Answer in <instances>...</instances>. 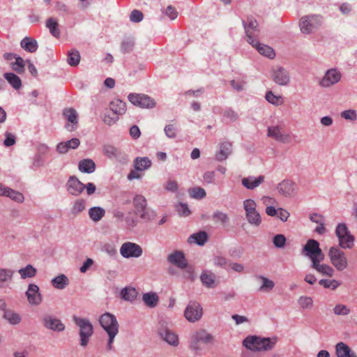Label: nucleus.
I'll list each match as a JSON object with an SVG mask.
<instances>
[{
    "instance_id": "20",
    "label": "nucleus",
    "mask_w": 357,
    "mask_h": 357,
    "mask_svg": "<svg viewBox=\"0 0 357 357\" xmlns=\"http://www.w3.org/2000/svg\"><path fill=\"white\" fill-rule=\"evenodd\" d=\"M271 77L273 80L278 85L286 86L290 82V77L288 71L282 67H277L272 71Z\"/></svg>"
},
{
    "instance_id": "14",
    "label": "nucleus",
    "mask_w": 357,
    "mask_h": 357,
    "mask_svg": "<svg viewBox=\"0 0 357 357\" xmlns=\"http://www.w3.org/2000/svg\"><path fill=\"white\" fill-rule=\"evenodd\" d=\"M267 136L283 144L290 142V135L284 132V126L282 124L269 126L267 129Z\"/></svg>"
},
{
    "instance_id": "13",
    "label": "nucleus",
    "mask_w": 357,
    "mask_h": 357,
    "mask_svg": "<svg viewBox=\"0 0 357 357\" xmlns=\"http://www.w3.org/2000/svg\"><path fill=\"white\" fill-rule=\"evenodd\" d=\"M99 321L100 326L107 332V333H119V323L114 314L109 312H105L100 316Z\"/></svg>"
},
{
    "instance_id": "58",
    "label": "nucleus",
    "mask_w": 357,
    "mask_h": 357,
    "mask_svg": "<svg viewBox=\"0 0 357 357\" xmlns=\"http://www.w3.org/2000/svg\"><path fill=\"white\" fill-rule=\"evenodd\" d=\"M190 195L195 199H202L206 197V193L204 188L200 187L193 188L190 190Z\"/></svg>"
},
{
    "instance_id": "47",
    "label": "nucleus",
    "mask_w": 357,
    "mask_h": 357,
    "mask_svg": "<svg viewBox=\"0 0 357 357\" xmlns=\"http://www.w3.org/2000/svg\"><path fill=\"white\" fill-rule=\"evenodd\" d=\"M133 206L135 207V213L144 209L147 206L146 199L143 195H137L133 198Z\"/></svg>"
},
{
    "instance_id": "51",
    "label": "nucleus",
    "mask_w": 357,
    "mask_h": 357,
    "mask_svg": "<svg viewBox=\"0 0 357 357\" xmlns=\"http://www.w3.org/2000/svg\"><path fill=\"white\" fill-rule=\"evenodd\" d=\"M319 284L325 289H330L332 290L336 289L341 285V282L337 280H328L321 279L319 281Z\"/></svg>"
},
{
    "instance_id": "4",
    "label": "nucleus",
    "mask_w": 357,
    "mask_h": 357,
    "mask_svg": "<svg viewBox=\"0 0 357 357\" xmlns=\"http://www.w3.org/2000/svg\"><path fill=\"white\" fill-rule=\"evenodd\" d=\"M339 246L342 249H351L354 246L355 238L349 231L346 224L339 223L335 229Z\"/></svg>"
},
{
    "instance_id": "38",
    "label": "nucleus",
    "mask_w": 357,
    "mask_h": 357,
    "mask_svg": "<svg viewBox=\"0 0 357 357\" xmlns=\"http://www.w3.org/2000/svg\"><path fill=\"white\" fill-rule=\"evenodd\" d=\"M110 110L117 116L122 115L126 111V104L119 99L114 100L110 102Z\"/></svg>"
},
{
    "instance_id": "31",
    "label": "nucleus",
    "mask_w": 357,
    "mask_h": 357,
    "mask_svg": "<svg viewBox=\"0 0 357 357\" xmlns=\"http://www.w3.org/2000/svg\"><path fill=\"white\" fill-rule=\"evenodd\" d=\"M335 351L337 357H357L356 354L351 350L349 347L342 342L336 344Z\"/></svg>"
},
{
    "instance_id": "43",
    "label": "nucleus",
    "mask_w": 357,
    "mask_h": 357,
    "mask_svg": "<svg viewBox=\"0 0 357 357\" xmlns=\"http://www.w3.org/2000/svg\"><path fill=\"white\" fill-rule=\"evenodd\" d=\"M137 296V291L135 288L124 287L121 291V298L129 302H133Z\"/></svg>"
},
{
    "instance_id": "55",
    "label": "nucleus",
    "mask_w": 357,
    "mask_h": 357,
    "mask_svg": "<svg viewBox=\"0 0 357 357\" xmlns=\"http://www.w3.org/2000/svg\"><path fill=\"white\" fill-rule=\"evenodd\" d=\"M333 312L336 315L347 316L351 312V310L344 304H337L333 308Z\"/></svg>"
},
{
    "instance_id": "34",
    "label": "nucleus",
    "mask_w": 357,
    "mask_h": 357,
    "mask_svg": "<svg viewBox=\"0 0 357 357\" xmlns=\"http://www.w3.org/2000/svg\"><path fill=\"white\" fill-rule=\"evenodd\" d=\"M208 234L204 231L191 234L188 239L189 243H195L198 245H204L207 241Z\"/></svg>"
},
{
    "instance_id": "62",
    "label": "nucleus",
    "mask_w": 357,
    "mask_h": 357,
    "mask_svg": "<svg viewBox=\"0 0 357 357\" xmlns=\"http://www.w3.org/2000/svg\"><path fill=\"white\" fill-rule=\"evenodd\" d=\"M144 15L139 10H133L130 15V20L134 23H138L142 21Z\"/></svg>"
},
{
    "instance_id": "33",
    "label": "nucleus",
    "mask_w": 357,
    "mask_h": 357,
    "mask_svg": "<svg viewBox=\"0 0 357 357\" xmlns=\"http://www.w3.org/2000/svg\"><path fill=\"white\" fill-rule=\"evenodd\" d=\"M152 162L148 157H137L133 162L136 171H144L151 167Z\"/></svg>"
},
{
    "instance_id": "40",
    "label": "nucleus",
    "mask_w": 357,
    "mask_h": 357,
    "mask_svg": "<svg viewBox=\"0 0 357 357\" xmlns=\"http://www.w3.org/2000/svg\"><path fill=\"white\" fill-rule=\"evenodd\" d=\"M46 27L49 29L50 33L55 38H59L61 35L59 29L58 21L56 18L50 17L46 20Z\"/></svg>"
},
{
    "instance_id": "3",
    "label": "nucleus",
    "mask_w": 357,
    "mask_h": 357,
    "mask_svg": "<svg viewBox=\"0 0 357 357\" xmlns=\"http://www.w3.org/2000/svg\"><path fill=\"white\" fill-rule=\"evenodd\" d=\"M213 340L214 337L211 334L204 329H199L192 334L189 347L192 351L197 353L202 349L201 342L212 344Z\"/></svg>"
},
{
    "instance_id": "18",
    "label": "nucleus",
    "mask_w": 357,
    "mask_h": 357,
    "mask_svg": "<svg viewBox=\"0 0 357 357\" xmlns=\"http://www.w3.org/2000/svg\"><path fill=\"white\" fill-rule=\"evenodd\" d=\"M158 334L162 340L169 345L176 347L179 344L178 335L167 328L164 323L160 324V327L158 329Z\"/></svg>"
},
{
    "instance_id": "39",
    "label": "nucleus",
    "mask_w": 357,
    "mask_h": 357,
    "mask_svg": "<svg viewBox=\"0 0 357 357\" xmlns=\"http://www.w3.org/2000/svg\"><path fill=\"white\" fill-rule=\"evenodd\" d=\"M4 79L8 84L15 90H18L22 87L21 79L13 73H5L3 74Z\"/></svg>"
},
{
    "instance_id": "1",
    "label": "nucleus",
    "mask_w": 357,
    "mask_h": 357,
    "mask_svg": "<svg viewBox=\"0 0 357 357\" xmlns=\"http://www.w3.org/2000/svg\"><path fill=\"white\" fill-rule=\"evenodd\" d=\"M277 342V337H261L249 335L243 341V345L252 351H267L273 349Z\"/></svg>"
},
{
    "instance_id": "46",
    "label": "nucleus",
    "mask_w": 357,
    "mask_h": 357,
    "mask_svg": "<svg viewBox=\"0 0 357 357\" xmlns=\"http://www.w3.org/2000/svg\"><path fill=\"white\" fill-rule=\"evenodd\" d=\"M135 213L136 215H138L139 218L145 222L151 221L153 220L156 216L155 212L152 209L148 208L147 206H146L144 209H142V211H138Z\"/></svg>"
},
{
    "instance_id": "44",
    "label": "nucleus",
    "mask_w": 357,
    "mask_h": 357,
    "mask_svg": "<svg viewBox=\"0 0 357 357\" xmlns=\"http://www.w3.org/2000/svg\"><path fill=\"white\" fill-rule=\"evenodd\" d=\"M3 318L12 325L18 324L22 321V317L18 313L10 310H5Z\"/></svg>"
},
{
    "instance_id": "54",
    "label": "nucleus",
    "mask_w": 357,
    "mask_h": 357,
    "mask_svg": "<svg viewBox=\"0 0 357 357\" xmlns=\"http://www.w3.org/2000/svg\"><path fill=\"white\" fill-rule=\"evenodd\" d=\"M6 197H10L11 199L18 202V203H22L24 200V195L22 193L14 190L11 188L10 190H7V194Z\"/></svg>"
},
{
    "instance_id": "63",
    "label": "nucleus",
    "mask_w": 357,
    "mask_h": 357,
    "mask_svg": "<svg viewBox=\"0 0 357 357\" xmlns=\"http://www.w3.org/2000/svg\"><path fill=\"white\" fill-rule=\"evenodd\" d=\"M85 209V201L84 199L77 200L72 208V212L75 214L81 213Z\"/></svg>"
},
{
    "instance_id": "57",
    "label": "nucleus",
    "mask_w": 357,
    "mask_h": 357,
    "mask_svg": "<svg viewBox=\"0 0 357 357\" xmlns=\"http://www.w3.org/2000/svg\"><path fill=\"white\" fill-rule=\"evenodd\" d=\"M298 303L303 309L310 308L313 305L312 298L310 296H301L298 300Z\"/></svg>"
},
{
    "instance_id": "37",
    "label": "nucleus",
    "mask_w": 357,
    "mask_h": 357,
    "mask_svg": "<svg viewBox=\"0 0 357 357\" xmlns=\"http://www.w3.org/2000/svg\"><path fill=\"white\" fill-rule=\"evenodd\" d=\"M142 301L146 306L153 308L157 306L159 301V297L155 292H147L143 294Z\"/></svg>"
},
{
    "instance_id": "23",
    "label": "nucleus",
    "mask_w": 357,
    "mask_h": 357,
    "mask_svg": "<svg viewBox=\"0 0 357 357\" xmlns=\"http://www.w3.org/2000/svg\"><path fill=\"white\" fill-rule=\"evenodd\" d=\"M168 263L173 264L180 269H185L188 266V261L182 251L176 250L167 257Z\"/></svg>"
},
{
    "instance_id": "28",
    "label": "nucleus",
    "mask_w": 357,
    "mask_h": 357,
    "mask_svg": "<svg viewBox=\"0 0 357 357\" xmlns=\"http://www.w3.org/2000/svg\"><path fill=\"white\" fill-rule=\"evenodd\" d=\"M252 47H255L259 54L269 59H273L275 56L274 50L268 45L260 43L258 40L255 39L253 43H250Z\"/></svg>"
},
{
    "instance_id": "6",
    "label": "nucleus",
    "mask_w": 357,
    "mask_h": 357,
    "mask_svg": "<svg viewBox=\"0 0 357 357\" xmlns=\"http://www.w3.org/2000/svg\"><path fill=\"white\" fill-rule=\"evenodd\" d=\"M243 208L245 211V218L248 222L253 226H259L261 223V218L257 211L256 202L251 199H245L243 202Z\"/></svg>"
},
{
    "instance_id": "42",
    "label": "nucleus",
    "mask_w": 357,
    "mask_h": 357,
    "mask_svg": "<svg viewBox=\"0 0 357 357\" xmlns=\"http://www.w3.org/2000/svg\"><path fill=\"white\" fill-rule=\"evenodd\" d=\"M105 209L100 206H93L89 210V215L90 218L94 222L100 221L105 215Z\"/></svg>"
},
{
    "instance_id": "36",
    "label": "nucleus",
    "mask_w": 357,
    "mask_h": 357,
    "mask_svg": "<svg viewBox=\"0 0 357 357\" xmlns=\"http://www.w3.org/2000/svg\"><path fill=\"white\" fill-rule=\"evenodd\" d=\"M96 164L91 159H84L79 162L78 169L82 173L91 174L96 170Z\"/></svg>"
},
{
    "instance_id": "16",
    "label": "nucleus",
    "mask_w": 357,
    "mask_h": 357,
    "mask_svg": "<svg viewBox=\"0 0 357 357\" xmlns=\"http://www.w3.org/2000/svg\"><path fill=\"white\" fill-rule=\"evenodd\" d=\"M321 24L320 17L312 15L303 17L300 21V28L303 33H310Z\"/></svg>"
},
{
    "instance_id": "59",
    "label": "nucleus",
    "mask_w": 357,
    "mask_h": 357,
    "mask_svg": "<svg viewBox=\"0 0 357 357\" xmlns=\"http://www.w3.org/2000/svg\"><path fill=\"white\" fill-rule=\"evenodd\" d=\"M55 9L60 14L69 15L70 14L69 7L62 1H56L55 2Z\"/></svg>"
},
{
    "instance_id": "26",
    "label": "nucleus",
    "mask_w": 357,
    "mask_h": 357,
    "mask_svg": "<svg viewBox=\"0 0 357 357\" xmlns=\"http://www.w3.org/2000/svg\"><path fill=\"white\" fill-rule=\"evenodd\" d=\"M215 279V275L208 270H204L200 275V280L203 285L208 289H212L217 286Z\"/></svg>"
},
{
    "instance_id": "10",
    "label": "nucleus",
    "mask_w": 357,
    "mask_h": 357,
    "mask_svg": "<svg viewBox=\"0 0 357 357\" xmlns=\"http://www.w3.org/2000/svg\"><path fill=\"white\" fill-rule=\"evenodd\" d=\"M128 98L132 104L142 108L152 109L156 105L155 100L146 94L130 93Z\"/></svg>"
},
{
    "instance_id": "7",
    "label": "nucleus",
    "mask_w": 357,
    "mask_h": 357,
    "mask_svg": "<svg viewBox=\"0 0 357 357\" xmlns=\"http://www.w3.org/2000/svg\"><path fill=\"white\" fill-rule=\"evenodd\" d=\"M302 254L310 259L312 263L315 261L324 260V255L319 248V243L314 239H310L304 245Z\"/></svg>"
},
{
    "instance_id": "60",
    "label": "nucleus",
    "mask_w": 357,
    "mask_h": 357,
    "mask_svg": "<svg viewBox=\"0 0 357 357\" xmlns=\"http://www.w3.org/2000/svg\"><path fill=\"white\" fill-rule=\"evenodd\" d=\"M176 209L178 215L181 216H188L190 214V211L186 204L179 203L176 205Z\"/></svg>"
},
{
    "instance_id": "53",
    "label": "nucleus",
    "mask_w": 357,
    "mask_h": 357,
    "mask_svg": "<svg viewBox=\"0 0 357 357\" xmlns=\"http://www.w3.org/2000/svg\"><path fill=\"white\" fill-rule=\"evenodd\" d=\"M14 271L8 268H0V283L10 281L13 278Z\"/></svg>"
},
{
    "instance_id": "35",
    "label": "nucleus",
    "mask_w": 357,
    "mask_h": 357,
    "mask_svg": "<svg viewBox=\"0 0 357 357\" xmlns=\"http://www.w3.org/2000/svg\"><path fill=\"white\" fill-rule=\"evenodd\" d=\"M20 45L25 51L30 53L36 52L38 47L37 41L30 37L24 38L20 42Z\"/></svg>"
},
{
    "instance_id": "29",
    "label": "nucleus",
    "mask_w": 357,
    "mask_h": 357,
    "mask_svg": "<svg viewBox=\"0 0 357 357\" xmlns=\"http://www.w3.org/2000/svg\"><path fill=\"white\" fill-rule=\"evenodd\" d=\"M232 144L229 142H225L220 144V150L215 154V159L218 161L226 160L231 153Z\"/></svg>"
},
{
    "instance_id": "52",
    "label": "nucleus",
    "mask_w": 357,
    "mask_h": 357,
    "mask_svg": "<svg viewBox=\"0 0 357 357\" xmlns=\"http://www.w3.org/2000/svg\"><path fill=\"white\" fill-rule=\"evenodd\" d=\"M212 218L215 222H220L222 225L229 222L227 214L220 211H215L212 215Z\"/></svg>"
},
{
    "instance_id": "21",
    "label": "nucleus",
    "mask_w": 357,
    "mask_h": 357,
    "mask_svg": "<svg viewBox=\"0 0 357 357\" xmlns=\"http://www.w3.org/2000/svg\"><path fill=\"white\" fill-rule=\"evenodd\" d=\"M63 115L68 121V123L65 126L66 128L69 131L75 130L78 125V114L77 111L72 107L66 108L63 111Z\"/></svg>"
},
{
    "instance_id": "2",
    "label": "nucleus",
    "mask_w": 357,
    "mask_h": 357,
    "mask_svg": "<svg viewBox=\"0 0 357 357\" xmlns=\"http://www.w3.org/2000/svg\"><path fill=\"white\" fill-rule=\"evenodd\" d=\"M73 321L79 326V335L80 337V345L86 347L89 342L90 337L93 334V327L90 321L85 318L73 317Z\"/></svg>"
},
{
    "instance_id": "32",
    "label": "nucleus",
    "mask_w": 357,
    "mask_h": 357,
    "mask_svg": "<svg viewBox=\"0 0 357 357\" xmlns=\"http://www.w3.org/2000/svg\"><path fill=\"white\" fill-rule=\"evenodd\" d=\"M255 278L261 283L258 289L259 291L269 292L275 287L274 282L265 276L257 275L255 276Z\"/></svg>"
},
{
    "instance_id": "8",
    "label": "nucleus",
    "mask_w": 357,
    "mask_h": 357,
    "mask_svg": "<svg viewBox=\"0 0 357 357\" xmlns=\"http://www.w3.org/2000/svg\"><path fill=\"white\" fill-rule=\"evenodd\" d=\"M242 24L247 38V42L252 43L257 37L259 29L257 21L252 16H248L246 20H242Z\"/></svg>"
},
{
    "instance_id": "61",
    "label": "nucleus",
    "mask_w": 357,
    "mask_h": 357,
    "mask_svg": "<svg viewBox=\"0 0 357 357\" xmlns=\"http://www.w3.org/2000/svg\"><path fill=\"white\" fill-rule=\"evenodd\" d=\"M223 116L231 122L236 121L238 118L237 112L231 108L226 109L223 112Z\"/></svg>"
},
{
    "instance_id": "17",
    "label": "nucleus",
    "mask_w": 357,
    "mask_h": 357,
    "mask_svg": "<svg viewBox=\"0 0 357 357\" xmlns=\"http://www.w3.org/2000/svg\"><path fill=\"white\" fill-rule=\"evenodd\" d=\"M27 301L32 306H38L43 301V296L40 291L38 285L31 283L25 292Z\"/></svg>"
},
{
    "instance_id": "30",
    "label": "nucleus",
    "mask_w": 357,
    "mask_h": 357,
    "mask_svg": "<svg viewBox=\"0 0 357 357\" xmlns=\"http://www.w3.org/2000/svg\"><path fill=\"white\" fill-rule=\"evenodd\" d=\"M264 181V176H259L258 177L248 176L243 178L241 181L242 185L248 190H253L258 187Z\"/></svg>"
},
{
    "instance_id": "27",
    "label": "nucleus",
    "mask_w": 357,
    "mask_h": 357,
    "mask_svg": "<svg viewBox=\"0 0 357 357\" xmlns=\"http://www.w3.org/2000/svg\"><path fill=\"white\" fill-rule=\"evenodd\" d=\"M80 144V141L77 138H73L64 142H60L56 146V151L61 154L66 153L70 149H75Z\"/></svg>"
},
{
    "instance_id": "12",
    "label": "nucleus",
    "mask_w": 357,
    "mask_h": 357,
    "mask_svg": "<svg viewBox=\"0 0 357 357\" xmlns=\"http://www.w3.org/2000/svg\"><path fill=\"white\" fill-rule=\"evenodd\" d=\"M202 314L203 309L201 305L195 301H190L184 311V316L190 322L199 321Z\"/></svg>"
},
{
    "instance_id": "50",
    "label": "nucleus",
    "mask_w": 357,
    "mask_h": 357,
    "mask_svg": "<svg viewBox=\"0 0 357 357\" xmlns=\"http://www.w3.org/2000/svg\"><path fill=\"white\" fill-rule=\"evenodd\" d=\"M265 98L269 103L276 106L281 105L284 102L281 96H276L271 91L266 92Z\"/></svg>"
},
{
    "instance_id": "5",
    "label": "nucleus",
    "mask_w": 357,
    "mask_h": 357,
    "mask_svg": "<svg viewBox=\"0 0 357 357\" xmlns=\"http://www.w3.org/2000/svg\"><path fill=\"white\" fill-rule=\"evenodd\" d=\"M328 257L332 265L338 271H342L348 267V259L345 253L336 246L329 249Z\"/></svg>"
},
{
    "instance_id": "19",
    "label": "nucleus",
    "mask_w": 357,
    "mask_h": 357,
    "mask_svg": "<svg viewBox=\"0 0 357 357\" xmlns=\"http://www.w3.org/2000/svg\"><path fill=\"white\" fill-rule=\"evenodd\" d=\"M341 77L342 74L337 69L331 68L326 72L319 84L323 87H330L339 82Z\"/></svg>"
},
{
    "instance_id": "9",
    "label": "nucleus",
    "mask_w": 357,
    "mask_h": 357,
    "mask_svg": "<svg viewBox=\"0 0 357 357\" xmlns=\"http://www.w3.org/2000/svg\"><path fill=\"white\" fill-rule=\"evenodd\" d=\"M120 254L123 258H138L143 254L142 247L132 242L123 243L120 248Z\"/></svg>"
},
{
    "instance_id": "48",
    "label": "nucleus",
    "mask_w": 357,
    "mask_h": 357,
    "mask_svg": "<svg viewBox=\"0 0 357 357\" xmlns=\"http://www.w3.org/2000/svg\"><path fill=\"white\" fill-rule=\"evenodd\" d=\"M67 62L70 66H77L80 62L79 52L76 50H72L68 53Z\"/></svg>"
},
{
    "instance_id": "11",
    "label": "nucleus",
    "mask_w": 357,
    "mask_h": 357,
    "mask_svg": "<svg viewBox=\"0 0 357 357\" xmlns=\"http://www.w3.org/2000/svg\"><path fill=\"white\" fill-rule=\"evenodd\" d=\"M41 321L43 326L46 329L54 332L61 333L66 328V326L61 320L52 314H44L42 317Z\"/></svg>"
},
{
    "instance_id": "56",
    "label": "nucleus",
    "mask_w": 357,
    "mask_h": 357,
    "mask_svg": "<svg viewBox=\"0 0 357 357\" xmlns=\"http://www.w3.org/2000/svg\"><path fill=\"white\" fill-rule=\"evenodd\" d=\"M287 238L283 234H276L273 238V243L277 248H283L286 244Z\"/></svg>"
},
{
    "instance_id": "41",
    "label": "nucleus",
    "mask_w": 357,
    "mask_h": 357,
    "mask_svg": "<svg viewBox=\"0 0 357 357\" xmlns=\"http://www.w3.org/2000/svg\"><path fill=\"white\" fill-rule=\"evenodd\" d=\"M52 285L57 289H63L69 284V280L63 274L54 278L51 281Z\"/></svg>"
},
{
    "instance_id": "24",
    "label": "nucleus",
    "mask_w": 357,
    "mask_h": 357,
    "mask_svg": "<svg viewBox=\"0 0 357 357\" xmlns=\"http://www.w3.org/2000/svg\"><path fill=\"white\" fill-rule=\"evenodd\" d=\"M278 192L285 197H292L296 194V184L289 180H284L278 185Z\"/></svg>"
},
{
    "instance_id": "15",
    "label": "nucleus",
    "mask_w": 357,
    "mask_h": 357,
    "mask_svg": "<svg viewBox=\"0 0 357 357\" xmlns=\"http://www.w3.org/2000/svg\"><path fill=\"white\" fill-rule=\"evenodd\" d=\"M103 153L109 159H115L122 164H126L128 162V155L121 149L114 146H104Z\"/></svg>"
},
{
    "instance_id": "25",
    "label": "nucleus",
    "mask_w": 357,
    "mask_h": 357,
    "mask_svg": "<svg viewBox=\"0 0 357 357\" xmlns=\"http://www.w3.org/2000/svg\"><path fill=\"white\" fill-rule=\"evenodd\" d=\"M321 261H315L312 263L311 267L324 276L333 277L335 274L333 268L326 264H320Z\"/></svg>"
},
{
    "instance_id": "45",
    "label": "nucleus",
    "mask_w": 357,
    "mask_h": 357,
    "mask_svg": "<svg viewBox=\"0 0 357 357\" xmlns=\"http://www.w3.org/2000/svg\"><path fill=\"white\" fill-rule=\"evenodd\" d=\"M22 279L31 278L36 276L37 270L31 264H28L24 268L18 271Z\"/></svg>"
},
{
    "instance_id": "49",
    "label": "nucleus",
    "mask_w": 357,
    "mask_h": 357,
    "mask_svg": "<svg viewBox=\"0 0 357 357\" xmlns=\"http://www.w3.org/2000/svg\"><path fill=\"white\" fill-rule=\"evenodd\" d=\"M135 42L134 38H128L122 40L121 44V51L123 54L130 53L133 50Z\"/></svg>"
},
{
    "instance_id": "64",
    "label": "nucleus",
    "mask_w": 357,
    "mask_h": 357,
    "mask_svg": "<svg viewBox=\"0 0 357 357\" xmlns=\"http://www.w3.org/2000/svg\"><path fill=\"white\" fill-rule=\"evenodd\" d=\"M341 116L344 119L349 121H356L357 119V114L354 109L344 110L341 113Z\"/></svg>"
},
{
    "instance_id": "22",
    "label": "nucleus",
    "mask_w": 357,
    "mask_h": 357,
    "mask_svg": "<svg viewBox=\"0 0 357 357\" xmlns=\"http://www.w3.org/2000/svg\"><path fill=\"white\" fill-rule=\"evenodd\" d=\"M84 184L82 183L75 176H71L66 183V190L69 194L78 196L84 190Z\"/></svg>"
}]
</instances>
